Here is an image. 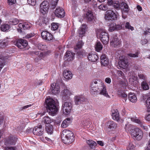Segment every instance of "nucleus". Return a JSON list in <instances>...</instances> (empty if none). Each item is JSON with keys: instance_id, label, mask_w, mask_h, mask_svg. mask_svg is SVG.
I'll use <instances>...</instances> for the list:
<instances>
[{"instance_id": "nucleus-1", "label": "nucleus", "mask_w": 150, "mask_h": 150, "mask_svg": "<svg viewBox=\"0 0 150 150\" xmlns=\"http://www.w3.org/2000/svg\"><path fill=\"white\" fill-rule=\"evenodd\" d=\"M45 103L47 106V110L49 114L53 116L55 115L58 109L54 100L51 98H48L45 100Z\"/></svg>"}, {"instance_id": "nucleus-2", "label": "nucleus", "mask_w": 150, "mask_h": 150, "mask_svg": "<svg viewBox=\"0 0 150 150\" xmlns=\"http://www.w3.org/2000/svg\"><path fill=\"white\" fill-rule=\"evenodd\" d=\"M61 138L63 143L66 144L71 143L74 140V137L72 132L67 129L62 131Z\"/></svg>"}, {"instance_id": "nucleus-3", "label": "nucleus", "mask_w": 150, "mask_h": 150, "mask_svg": "<svg viewBox=\"0 0 150 150\" xmlns=\"http://www.w3.org/2000/svg\"><path fill=\"white\" fill-rule=\"evenodd\" d=\"M97 31L99 33V36L103 43L104 44H108L109 40V36L105 30L100 28L98 29Z\"/></svg>"}, {"instance_id": "nucleus-4", "label": "nucleus", "mask_w": 150, "mask_h": 150, "mask_svg": "<svg viewBox=\"0 0 150 150\" xmlns=\"http://www.w3.org/2000/svg\"><path fill=\"white\" fill-rule=\"evenodd\" d=\"M117 17V15L112 10H108L105 13V18L107 21L115 20Z\"/></svg>"}, {"instance_id": "nucleus-5", "label": "nucleus", "mask_w": 150, "mask_h": 150, "mask_svg": "<svg viewBox=\"0 0 150 150\" xmlns=\"http://www.w3.org/2000/svg\"><path fill=\"white\" fill-rule=\"evenodd\" d=\"M132 136L138 140H140L143 137L142 132L138 128H134L131 131Z\"/></svg>"}, {"instance_id": "nucleus-6", "label": "nucleus", "mask_w": 150, "mask_h": 150, "mask_svg": "<svg viewBox=\"0 0 150 150\" xmlns=\"http://www.w3.org/2000/svg\"><path fill=\"white\" fill-rule=\"evenodd\" d=\"M113 7L115 9H128L129 6L127 4L124 2L120 3L118 1H116L113 4Z\"/></svg>"}, {"instance_id": "nucleus-7", "label": "nucleus", "mask_w": 150, "mask_h": 150, "mask_svg": "<svg viewBox=\"0 0 150 150\" xmlns=\"http://www.w3.org/2000/svg\"><path fill=\"white\" fill-rule=\"evenodd\" d=\"M128 60L125 56H122L119 57L118 65L120 68H126L128 66Z\"/></svg>"}, {"instance_id": "nucleus-8", "label": "nucleus", "mask_w": 150, "mask_h": 150, "mask_svg": "<svg viewBox=\"0 0 150 150\" xmlns=\"http://www.w3.org/2000/svg\"><path fill=\"white\" fill-rule=\"evenodd\" d=\"M72 104L69 101L65 102L62 105V110L64 113L69 114L71 110Z\"/></svg>"}, {"instance_id": "nucleus-9", "label": "nucleus", "mask_w": 150, "mask_h": 150, "mask_svg": "<svg viewBox=\"0 0 150 150\" xmlns=\"http://www.w3.org/2000/svg\"><path fill=\"white\" fill-rule=\"evenodd\" d=\"M98 88L99 90L98 91L99 92V94L103 95L106 97H109L107 91L106 86L103 83L101 82L100 85L98 87Z\"/></svg>"}, {"instance_id": "nucleus-10", "label": "nucleus", "mask_w": 150, "mask_h": 150, "mask_svg": "<svg viewBox=\"0 0 150 150\" xmlns=\"http://www.w3.org/2000/svg\"><path fill=\"white\" fill-rule=\"evenodd\" d=\"M15 45L19 48L23 49L28 45V43L26 40L21 39L16 41Z\"/></svg>"}, {"instance_id": "nucleus-11", "label": "nucleus", "mask_w": 150, "mask_h": 150, "mask_svg": "<svg viewBox=\"0 0 150 150\" xmlns=\"http://www.w3.org/2000/svg\"><path fill=\"white\" fill-rule=\"evenodd\" d=\"M44 129L42 128L41 125H39L35 127L33 129V134L38 136H41L43 134Z\"/></svg>"}, {"instance_id": "nucleus-12", "label": "nucleus", "mask_w": 150, "mask_h": 150, "mask_svg": "<svg viewBox=\"0 0 150 150\" xmlns=\"http://www.w3.org/2000/svg\"><path fill=\"white\" fill-rule=\"evenodd\" d=\"M101 82L100 81L98 82L96 81H95L92 82L91 84L90 88L92 92H99V90L98 87L100 85Z\"/></svg>"}, {"instance_id": "nucleus-13", "label": "nucleus", "mask_w": 150, "mask_h": 150, "mask_svg": "<svg viewBox=\"0 0 150 150\" xmlns=\"http://www.w3.org/2000/svg\"><path fill=\"white\" fill-rule=\"evenodd\" d=\"M25 126V125L23 124H22L21 125H20L19 126H18L16 129L17 131H18L19 132L22 133V134H28L31 132L32 130L29 128L26 129L25 132H23V130Z\"/></svg>"}, {"instance_id": "nucleus-14", "label": "nucleus", "mask_w": 150, "mask_h": 150, "mask_svg": "<svg viewBox=\"0 0 150 150\" xmlns=\"http://www.w3.org/2000/svg\"><path fill=\"white\" fill-rule=\"evenodd\" d=\"M110 44L112 46L116 47L119 46L120 42L117 37L114 36L110 39Z\"/></svg>"}, {"instance_id": "nucleus-15", "label": "nucleus", "mask_w": 150, "mask_h": 150, "mask_svg": "<svg viewBox=\"0 0 150 150\" xmlns=\"http://www.w3.org/2000/svg\"><path fill=\"white\" fill-rule=\"evenodd\" d=\"M74 102L75 105H79L84 102L85 99L82 96H76L74 97Z\"/></svg>"}, {"instance_id": "nucleus-16", "label": "nucleus", "mask_w": 150, "mask_h": 150, "mask_svg": "<svg viewBox=\"0 0 150 150\" xmlns=\"http://www.w3.org/2000/svg\"><path fill=\"white\" fill-rule=\"evenodd\" d=\"M122 28V26L119 25H116L115 23H111L109 25L108 30L110 32L114 30H117Z\"/></svg>"}, {"instance_id": "nucleus-17", "label": "nucleus", "mask_w": 150, "mask_h": 150, "mask_svg": "<svg viewBox=\"0 0 150 150\" xmlns=\"http://www.w3.org/2000/svg\"><path fill=\"white\" fill-rule=\"evenodd\" d=\"M41 36L42 38L45 40L50 41L53 38V36L50 33L47 31H43L41 33Z\"/></svg>"}, {"instance_id": "nucleus-18", "label": "nucleus", "mask_w": 150, "mask_h": 150, "mask_svg": "<svg viewBox=\"0 0 150 150\" xmlns=\"http://www.w3.org/2000/svg\"><path fill=\"white\" fill-rule=\"evenodd\" d=\"M51 89L52 93L54 94L58 93L59 91V87L58 84L55 83H53L51 86Z\"/></svg>"}, {"instance_id": "nucleus-19", "label": "nucleus", "mask_w": 150, "mask_h": 150, "mask_svg": "<svg viewBox=\"0 0 150 150\" xmlns=\"http://www.w3.org/2000/svg\"><path fill=\"white\" fill-rule=\"evenodd\" d=\"M17 139L15 136H12L9 137L6 141V143L7 144L13 145L15 144Z\"/></svg>"}, {"instance_id": "nucleus-20", "label": "nucleus", "mask_w": 150, "mask_h": 150, "mask_svg": "<svg viewBox=\"0 0 150 150\" xmlns=\"http://www.w3.org/2000/svg\"><path fill=\"white\" fill-rule=\"evenodd\" d=\"M130 120L132 122H135L136 123L140 124L141 127L144 130H145L146 131H147L148 130V128L147 127L144 125L142 123L141 121L138 119H137L136 118L131 117L130 118Z\"/></svg>"}, {"instance_id": "nucleus-21", "label": "nucleus", "mask_w": 150, "mask_h": 150, "mask_svg": "<svg viewBox=\"0 0 150 150\" xmlns=\"http://www.w3.org/2000/svg\"><path fill=\"white\" fill-rule=\"evenodd\" d=\"M74 54L70 51H67L64 56V58L68 61H71L73 60Z\"/></svg>"}, {"instance_id": "nucleus-22", "label": "nucleus", "mask_w": 150, "mask_h": 150, "mask_svg": "<svg viewBox=\"0 0 150 150\" xmlns=\"http://www.w3.org/2000/svg\"><path fill=\"white\" fill-rule=\"evenodd\" d=\"M54 13L56 16L60 18H62L65 15L64 10H55Z\"/></svg>"}, {"instance_id": "nucleus-23", "label": "nucleus", "mask_w": 150, "mask_h": 150, "mask_svg": "<svg viewBox=\"0 0 150 150\" xmlns=\"http://www.w3.org/2000/svg\"><path fill=\"white\" fill-rule=\"evenodd\" d=\"M107 127L111 130H113L117 127V125L114 122L111 121H108L106 123Z\"/></svg>"}, {"instance_id": "nucleus-24", "label": "nucleus", "mask_w": 150, "mask_h": 150, "mask_svg": "<svg viewBox=\"0 0 150 150\" xmlns=\"http://www.w3.org/2000/svg\"><path fill=\"white\" fill-rule=\"evenodd\" d=\"M88 57L89 60L92 62L96 61L98 58V56L96 54L93 53L89 54Z\"/></svg>"}, {"instance_id": "nucleus-25", "label": "nucleus", "mask_w": 150, "mask_h": 150, "mask_svg": "<svg viewBox=\"0 0 150 150\" xmlns=\"http://www.w3.org/2000/svg\"><path fill=\"white\" fill-rule=\"evenodd\" d=\"M4 59H0V70L1 69L4 67L6 65V61L8 59V56L5 55L4 54L2 55Z\"/></svg>"}, {"instance_id": "nucleus-26", "label": "nucleus", "mask_w": 150, "mask_h": 150, "mask_svg": "<svg viewBox=\"0 0 150 150\" xmlns=\"http://www.w3.org/2000/svg\"><path fill=\"white\" fill-rule=\"evenodd\" d=\"M40 9H49L50 6L49 2L47 1H43L40 4Z\"/></svg>"}, {"instance_id": "nucleus-27", "label": "nucleus", "mask_w": 150, "mask_h": 150, "mask_svg": "<svg viewBox=\"0 0 150 150\" xmlns=\"http://www.w3.org/2000/svg\"><path fill=\"white\" fill-rule=\"evenodd\" d=\"M64 77L67 79H70L72 78V74L71 72L67 70H64L63 73Z\"/></svg>"}, {"instance_id": "nucleus-28", "label": "nucleus", "mask_w": 150, "mask_h": 150, "mask_svg": "<svg viewBox=\"0 0 150 150\" xmlns=\"http://www.w3.org/2000/svg\"><path fill=\"white\" fill-rule=\"evenodd\" d=\"M86 19L89 21L93 19L94 16L91 10H88L86 13Z\"/></svg>"}, {"instance_id": "nucleus-29", "label": "nucleus", "mask_w": 150, "mask_h": 150, "mask_svg": "<svg viewBox=\"0 0 150 150\" xmlns=\"http://www.w3.org/2000/svg\"><path fill=\"white\" fill-rule=\"evenodd\" d=\"M129 100L132 103H135L137 101V98L134 93H130L128 95Z\"/></svg>"}, {"instance_id": "nucleus-30", "label": "nucleus", "mask_w": 150, "mask_h": 150, "mask_svg": "<svg viewBox=\"0 0 150 150\" xmlns=\"http://www.w3.org/2000/svg\"><path fill=\"white\" fill-rule=\"evenodd\" d=\"M142 88L144 90H147L149 89V86L147 81H142L141 83Z\"/></svg>"}, {"instance_id": "nucleus-31", "label": "nucleus", "mask_w": 150, "mask_h": 150, "mask_svg": "<svg viewBox=\"0 0 150 150\" xmlns=\"http://www.w3.org/2000/svg\"><path fill=\"white\" fill-rule=\"evenodd\" d=\"M112 118L114 120L118 121L120 118V116L118 111L116 110L112 112Z\"/></svg>"}, {"instance_id": "nucleus-32", "label": "nucleus", "mask_w": 150, "mask_h": 150, "mask_svg": "<svg viewBox=\"0 0 150 150\" xmlns=\"http://www.w3.org/2000/svg\"><path fill=\"white\" fill-rule=\"evenodd\" d=\"M63 98L66 97L68 98L70 96L71 94L70 91L67 89H64L62 92Z\"/></svg>"}, {"instance_id": "nucleus-33", "label": "nucleus", "mask_w": 150, "mask_h": 150, "mask_svg": "<svg viewBox=\"0 0 150 150\" xmlns=\"http://www.w3.org/2000/svg\"><path fill=\"white\" fill-rule=\"evenodd\" d=\"M10 28V26L7 24H4L1 25L0 29L1 31H7Z\"/></svg>"}, {"instance_id": "nucleus-34", "label": "nucleus", "mask_w": 150, "mask_h": 150, "mask_svg": "<svg viewBox=\"0 0 150 150\" xmlns=\"http://www.w3.org/2000/svg\"><path fill=\"white\" fill-rule=\"evenodd\" d=\"M58 0H51L50 2V9H53L57 6Z\"/></svg>"}, {"instance_id": "nucleus-35", "label": "nucleus", "mask_w": 150, "mask_h": 150, "mask_svg": "<svg viewBox=\"0 0 150 150\" xmlns=\"http://www.w3.org/2000/svg\"><path fill=\"white\" fill-rule=\"evenodd\" d=\"M103 48V46L100 42H97L95 46V48L96 51L98 52H99L102 50Z\"/></svg>"}, {"instance_id": "nucleus-36", "label": "nucleus", "mask_w": 150, "mask_h": 150, "mask_svg": "<svg viewBox=\"0 0 150 150\" xmlns=\"http://www.w3.org/2000/svg\"><path fill=\"white\" fill-rule=\"evenodd\" d=\"M53 126L52 125H48L46 127V130L48 134H51L53 133Z\"/></svg>"}, {"instance_id": "nucleus-37", "label": "nucleus", "mask_w": 150, "mask_h": 150, "mask_svg": "<svg viewBox=\"0 0 150 150\" xmlns=\"http://www.w3.org/2000/svg\"><path fill=\"white\" fill-rule=\"evenodd\" d=\"M86 25H83L80 28L78 31V33L81 36V35H83L84 34L85 32Z\"/></svg>"}, {"instance_id": "nucleus-38", "label": "nucleus", "mask_w": 150, "mask_h": 150, "mask_svg": "<svg viewBox=\"0 0 150 150\" xmlns=\"http://www.w3.org/2000/svg\"><path fill=\"white\" fill-rule=\"evenodd\" d=\"M133 126L131 125L126 124L125 126V130L127 132H130L131 133V131L133 129H134Z\"/></svg>"}, {"instance_id": "nucleus-39", "label": "nucleus", "mask_w": 150, "mask_h": 150, "mask_svg": "<svg viewBox=\"0 0 150 150\" xmlns=\"http://www.w3.org/2000/svg\"><path fill=\"white\" fill-rule=\"evenodd\" d=\"M70 119L69 118H67L65 120L62 122L61 125V127L63 128H65L68 126Z\"/></svg>"}, {"instance_id": "nucleus-40", "label": "nucleus", "mask_w": 150, "mask_h": 150, "mask_svg": "<svg viewBox=\"0 0 150 150\" xmlns=\"http://www.w3.org/2000/svg\"><path fill=\"white\" fill-rule=\"evenodd\" d=\"M86 142L89 145V146L91 148H93L97 145V143L93 140H87Z\"/></svg>"}, {"instance_id": "nucleus-41", "label": "nucleus", "mask_w": 150, "mask_h": 150, "mask_svg": "<svg viewBox=\"0 0 150 150\" xmlns=\"http://www.w3.org/2000/svg\"><path fill=\"white\" fill-rule=\"evenodd\" d=\"M20 21L16 18H14L11 19V21H9L8 23L11 25H16Z\"/></svg>"}, {"instance_id": "nucleus-42", "label": "nucleus", "mask_w": 150, "mask_h": 150, "mask_svg": "<svg viewBox=\"0 0 150 150\" xmlns=\"http://www.w3.org/2000/svg\"><path fill=\"white\" fill-rule=\"evenodd\" d=\"M138 77L142 81H146L147 80V78L146 76L143 74L138 73Z\"/></svg>"}, {"instance_id": "nucleus-43", "label": "nucleus", "mask_w": 150, "mask_h": 150, "mask_svg": "<svg viewBox=\"0 0 150 150\" xmlns=\"http://www.w3.org/2000/svg\"><path fill=\"white\" fill-rule=\"evenodd\" d=\"M43 121L44 123L48 124H50L52 121V120L50 119V118L48 116L44 117Z\"/></svg>"}, {"instance_id": "nucleus-44", "label": "nucleus", "mask_w": 150, "mask_h": 150, "mask_svg": "<svg viewBox=\"0 0 150 150\" xmlns=\"http://www.w3.org/2000/svg\"><path fill=\"white\" fill-rule=\"evenodd\" d=\"M122 17L125 19L127 17L128 13V10H122Z\"/></svg>"}, {"instance_id": "nucleus-45", "label": "nucleus", "mask_w": 150, "mask_h": 150, "mask_svg": "<svg viewBox=\"0 0 150 150\" xmlns=\"http://www.w3.org/2000/svg\"><path fill=\"white\" fill-rule=\"evenodd\" d=\"M51 29L52 30H57L58 28V24L56 23H52L51 24Z\"/></svg>"}, {"instance_id": "nucleus-46", "label": "nucleus", "mask_w": 150, "mask_h": 150, "mask_svg": "<svg viewBox=\"0 0 150 150\" xmlns=\"http://www.w3.org/2000/svg\"><path fill=\"white\" fill-rule=\"evenodd\" d=\"M38 47L39 49L42 50H45L47 48L46 45H42L40 43L38 45Z\"/></svg>"}, {"instance_id": "nucleus-47", "label": "nucleus", "mask_w": 150, "mask_h": 150, "mask_svg": "<svg viewBox=\"0 0 150 150\" xmlns=\"http://www.w3.org/2000/svg\"><path fill=\"white\" fill-rule=\"evenodd\" d=\"M146 106L147 108V111L150 112V97L148 98L146 100Z\"/></svg>"}, {"instance_id": "nucleus-48", "label": "nucleus", "mask_w": 150, "mask_h": 150, "mask_svg": "<svg viewBox=\"0 0 150 150\" xmlns=\"http://www.w3.org/2000/svg\"><path fill=\"white\" fill-rule=\"evenodd\" d=\"M101 63L102 65L104 67H106L108 64V59H106L105 60H103L101 61Z\"/></svg>"}, {"instance_id": "nucleus-49", "label": "nucleus", "mask_w": 150, "mask_h": 150, "mask_svg": "<svg viewBox=\"0 0 150 150\" xmlns=\"http://www.w3.org/2000/svg\"><path fill=\"white\" fill-rule=\"evenodd\" d=\"M134 147V146L133 144L131 142H129L127 147V150H133Z\"/></svg>"}, {"instance_id": "nucleus-50", "label": "nucleus", "mask_w": 150, "mask_h": 150, "mask_svg": "<svg viewBox=\"0 0 150 150\" xmlns=\"http://www.w3.org/2000/svg\"><path fill=\"white\" fill-rule=\"evenodd\" d=\"M82 46V42H79L77 43L76 46L74 47L75 50H78L81 48Z\"/></svg>"}, {"instance_id": "nucleus-51", "label": "nucleus", "mask_w": 150, "mask_h": 150, "mask_svg": "<svg viewBox=\"0 0 150 150\" xmlns=\"http://www.w3.org/2000/svg\"><path fill=\"white\" fill-rule=\"evenodd\" d=\"M125 27L126 28L130 29L131 30H134V28L130 25L129 22H127L126 23Z\"/></svg>"}, {"instance_id": "nucleus-52", "label": "nucleus", "mask_w": 150, "mask_h": 150, "mask_svg": "<svg viewBox=\"0 0 150 150\" xmlns=\"http://www.w3.org/2000/svg\"><path fill=\"white\" fill-rule=\"evenodd\" d=\"M7 44V42L5 41H0V47H3L6 46Z\"/></svg>"}, {"instance_id": "nucleus-53", "label": "nucleus", "mask_w": 150, "mask_h": 150, "mask_svg": "<svg viewBox=\"0 0 150 150\" xmlns=\"http://www.w3.org/2000/svg\"><path fill=\"white\" fill-rule=\"evenodd\" d=\"M138 52H137L135 54L129 53L127 55L131 57L134 58L138 57Z\"/></svg>"}, {"instance_id": "nucleus-54", "label": "nucleus", "mask_w": 150, "mask_h": 150, "mask_svg": "<svg viewBox=\"0 0 150 150\" xmlns=\"http://www.w3.org/2000/svg\"><path fill=\"white\" fill-rule=\"evenodd\" d=\"M89 120L88 119L83 120L81 121L82 124L84 126H86L88 125Z\"/></svg>"}, {"instance_id": "nucleus-55", "label": "nucleus", "mask_w": 150, "mask_h": 150, "mask_svg": "<svg viewBox=\"0 0 150 150\" xmlns=\"http://www.w3.org/2000/svg\"><path fill=\"white\" fill-rule=\"evenodd\" d=\"M28 3L32 6H34L36 4L35 0H27Z\"/></svg>"}, {"instance_id": "nucleus-56", "label": "nucleus", "mask_w": 150, "mask_h": 150, "mask_svg": "<svg viewBox=\"0 0 150 150\" xmlns=\"http://www.w3.org/2000/svg\"><path fill=\"white\" fill-rule=\"evenodd\" d=\"M45 140H43L42 141L44 142H47L49 143H52V140L50 139V138L47 137H45Z\"/></svg>"}, {"instance_id": "nucleus-57", "label": "nucleus", "mask_w": 150, "mask_h": 150, "mask_svg": "<svg viewBox=\"0 0 150 150\" xmlns=\"http://www.w3.org/2000/svg\"><path fill=\"white\" fill-rule=\"evenodd\" d=\"M16 2V0H8V3L10 5H12Z\"/></svg>"}, {"instance_id": "nucleus-58", "label": "nucleus", "mask_w": 150, "mask_h": 150, "mask_svg": "<svg viewBox=\"0 0 150 150\" xmlns=\"http://www.w3.org/2000/svg\"><path fill=\"white\" fill-rule=\"evenodd\" d=\"M4 117L3 115L0 114V125H2L4 122Z\"/></svg>"}, {"instance_id": "nucleus-59", "label": "nucleus", "mask_w": 150, "mask_h": 150, "mask_svg": "<svg viewBox=\"0 0 150 150\" xmlns=\"http://www.w3.org/2000/svg\"><path fill=\"white\" fill-rule=\"evenodd\" d=\"M99 9H104L107 8L106 6L104 4H102L99 6L98 7Z\"/></svg>"}, {"instance_id": "nucleus-60", "label": "nucleus", "mask_w": 150, "mask_h": 150, "mask_svg": "<svg viewBox=\"0 0 150 150\" xmlns=\"http://www.w3.org/2000/svg\"><path fill=\"white\" fill-rule=\"evenodd\" d=\"M118 94L119 95H120L122 97H124L125 99H125L127 96V95L125 93H124V92H123L122 93H121L120 94V93H119Z\"/></svg>"}, {"instance_id": "nucleus-61", "label": "nucleus", "mask_w": 150, "mask_h": 150, "mask_svg": "<svg viewBox=\"0 0 150 150\" xmlns=\"http://www.w3.org/2000/svg\"><path fill=\"white\" fill-rule=\"evenodd\" d=\"M106 59H108L107 58L105 54H102L100 57V60L101 61L103 60H105Z\"/></svg>"}, {"instance_id": "nucleus-62", "label": "nucleus", "mask_w": 150, "mask_h": 150, "mask_svg": "<svg viewBox=\"0 0 150 150\" xmlns=\"http://www.w3.org/2000/svg\"><path fill=\"white\" fill-rule=\"evenodd\" d=\"M148 42V41L146 39H144L141 41V44L142 45L146 44Z\"/></svg>"}, {"instance_id": "nucleus-63", "label": "nucleus", "mask_w": 150, "mask_h": 150, "mask_svg": "<svg viewBox=\"0 0 150 150\" xmlns=\"http://www.w3.org/2000/svg\"><path fill=\"white\" fill-rule=\"evenodd\" d=\"M5 150H16V149L14 147H9L6 148Z\"/></svg>"}, {"instance_id": "nucleus-64", "label": "nucleus", "mask_w": 150, "mask_h": 150, "mask_svg": "<svg viewBox=\"0 0 150 150\" xmlns=\"http://www.w3.org/2000/svg\"><path fill=\"white\" fill-rule=\"evenodd\" d=\"M145 150H150V139L149 140L148 144Z\"/></svg>"}]
</instances>
